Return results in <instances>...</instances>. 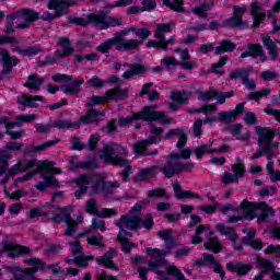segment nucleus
<instances>
[{
  "label": "nucleus",
  "instance_id": "58",
  "mask_svg": "<svg viewBox=\"0 0 280 280\" xmlns=\"http://www.w3.org/2000/svg\"><path fill=\"white\" fill-rule=\"evenodd\" d=\"M3 189L5 197L10 198L11 200H21V198H25V196H27V190L25 189L15 190L11 195L8 191V186L4 185Z\"/></svg>",
  "mask_w": 280,
  "mask_h": 280
},
{
  "label": "nucleus",
  "instance_id": "43",
  "mask_svg": "<svg viewBox=\"0 0 280 280\" xmlns=\"http://www.w3.org/2000/svg\"><path fill=\"white\" fill-rule=\"evenodd\" d=\"M190 95H191V92L182 90V91H173L171 94V97L173 102H175L179 106H184L185 104H189Z\"/></svg>",
  "mask_w": 280,
  "mask_h": 280
},
{
  "label": "nucleus",
  "instance_id": "24",
  "mask_svg": "<svg viewBox=\"0 0 280 280\" xmlns=\"http://www.w3.org/2000/svg\"><path fill=\"white\" fill-rule=\"evenodd\" d=\"M35 102H45V98L40 95L23 93L21 96H18L16 104L24 106V108H38V103Z\"/></svg>",
  "mask_w": 280,
  "mask_h": 280
},
{
  "label": "nucleus",
  "instance_id": "3",
  "mask_svg": "<svg viewBox=\"0 0 280 280\" xmlns=\"http://www.w3.org/2000/svg\"><path fill=\"white\" fill-rule=\"evenodd\" d=\"M156 105H145L140 112H131L130 116L119 117L118 126L126 128L135 121H148V124H162L163 126L172 124V118L163 110H154Z\"/></svg>",
  "mask_w": 280,
  "mask_h": 280
},
{
  "label": "nucleus",
  "instance_id": "22",
  "mask_svg": "<svg viewBox=\"0 0 280 280\" xmlns=\"http://www.w3.org/2000/svg\"><path fill=\"white\" fill-rule=\"evenodd\" d=\"M75 161H78L77 155L70 158L69 172H75V170H97V167H100V162H97V159L95 158L83 162Z\"/></svg>",
  "mask_w": 280,
  "mask_h": 280
},
{
  "label": "nucleus",
  "instance_id": "48",
  "mask_svg": "<svg viewBox=\"0 0 280 280\" xmlns=\"http://www.w3.org/2000/svg\"><path fill=\"white\" fill-rule=\"evenodd\" d=\"M174 42V38H166L164 44L161 46V44L156 43V40L154 39H149L147 42V49H156V51H167V49H170V45H172V43Z\"/></svg>",
  "mask_w": 280,
  "mask_h": 280
},
{
  "label": "nucleus",
  "instance_id": "25",
  "mask_svg": "<svg viewBox=\"0 0 280 280\" xmlns=\"http://www.w3.org/2000/svg\"><path fill=\"white\" fill-rule=\"evenodd\" d=\"M57 45L58 47H63V51L61 52L60 50H55V56L52 57L56 58V60H58V58H67L74 51L73 46H71V39H69V37H59Z\"/></svg>",
  "mask_w": 280,
  "mask_h": 280
},
{
  "label": "nucleus",
  "instance_id": "10",
  "mask_svg": "<svg viewBox=\"0 0 280 280\" xmlns=\"http://www.w3.org/2000/svg\"><path fill=\"white\" fill-rule=\"evenodd\" d=\"M130 33L135 34V27H126L115 34L114 39L118 44L116 51H137L143 45V40L126 38Z\"/></svg>",
  "mask_w": 280,
  "mask_h": 280
},
{
  "label": "nucleus",
  "instance_id": "13",
  "mask_svg": "<svg viewBox=\"0 0 280 280\" xmlns=\"http://www.w3.org/2000/svg\"><path fill=\"white\" fill-rule=\"evenodd\" d=\"M194 266H196L197 268H202L203 266H206L208 268H212L213 272L215 275H219L220 279L226 278V271H224L222 264H220V262H218V260H215V256H213V254L203 253L202 259H197L194 262Z\"/></svg>",
  "mask_w": 280,
  "mask_h": 280
},
{
  "label": "nucleus",
  "instance_id": "63",
  "mask_svg": "<svg viewBox=\"0 0 280 280\" xmlns=\"http://www.w3.org/2000/svg\"><path fill=\"white\" fill-rule=\"evenodd\" d=\"M85 211L90 213V215H96L100 213V207L97 206V201L95 199H89L85 203Z\"/></svg>",
  "mask_w": 280,
  "mask_h": 280
},
{
  "label": "nucleus",
  "instance_id": "45",
  "mask_svg": "<svg viewBox=\"0 0 280 280\" xmlns=\"http://www.w3.org/2000/svg\"><path fill=\"white\" fill-rule=\"evenodd\" d=\"M250 75V69L248 68H238L229 73V79L232 81L242 80V84L247 82V77Z\"/></svg>",
  "mask_w": 280,
  "mask_h": 280
},
{
  "label": "nucleus",
  "instance_id": "26",
  "mask_svg": "<svg viewBox=\"0 0 280 280\" xmlns=\"http://www.w3.org/2000/svg\"><path fill=\"white\" fill-rule=\"evenodd\" d=\"M225 268L228 272H235L236 277H246L250 270H253V266L250 264L244 262H226Z\"/></svg>",
  "mask_w": 280,
  "mask_h": 280
},
{
  "label": "nucleus",
  "instance_id": "29",
  "mask_svg": "<svg viewBox=\"0 0 280 280\" xmlns=\"http://www.w3.org/2000/svg\"><path fill=\"white\" fill-rule=\"evenodd\" d=\"M215 8V2L213 0L203 1L199 7H195L191 9L192 14L198 16L199 19H208L211 10Z\"/></svg>",
  "mask_w": 280,
  "mask_h": 280
},
{
  "label": "nucleus",
  "instance_id": "44",
  "mask_svg": "<svg viewBox=\"0 0 280 280\" xmlns=\"http://www.w3.org/2000/svg\"><path fill=\"white\" fill-rule=\"evenodd\" d=\"M264 49V46L261 44L255 43V44H248L247 45V51H244L241 54V58H259V55L261 54V50Z\"/></svg>",
  "mask_w": 280,
  "mask_h": 280
},
{
  "label": "nucleus",
  "instance_id": "30",
  "mask_svg": "<svg viewBox=\"0 0 280 280\" xmlns=\"http://www.w3.org/2000/svg\"><path fill=\"white\" fill-rule=\"evenodd\" d=\"M58 143H60V139L49 140L37 147H34V145L26 147V149L24 150V156H34V154L38 152H45L47 148H54V145H58Z\"/></svg>",
  "mask_w": 280,
  "mask_h": 280
},
{
  "label": "nucleus",
  "instance_id": "15",
  "mask_svg": "<svg viewBox=\"0 0 280 280\" xmlns=\"http://www.w3.org/2000/svg\"><path fill=\"white\" fill-rule=\"evenodd\" d=\"M161 170H163V166L160 165H151L144 168H140L133 176L132 180L133 183H150V180H155Z\"/></svg>",
  "mask_w": 280,
  "mask_h": 280
},
{
  "label": "nucleus",
  "instance_id": "53",
  "mask_svg": "<svg viewBox=\"0 0 280 280\" xmlns=\"http://www.w3.org/2000/svg\"><path fill=\"white\" fill-rule=\"evenodd\" d=\"M226 62H229V56L225 55V56L220 57L218 62L212 65L211 73H215L217 75H224L226 72L224 70L220 71L218 69L224 67L226 65Z\"/></svg>",
  "mask_w": 280,
  "mask_h": 280
},
{
  "label": "nucleus",
  "instance_id": "57",
  "mask_svg": "<svg viewBox=\"0 0 280 280\" xmlns=\"http://www.w3.org/2000/svg\"><path fill=\"white\" fill-rule=\"evenodd\" d=\"M148 198H165L170 200V195L165 188H154L148 191Z\"/></svg>",
  "mask_w": 280,
  "mask_h": 280
},
{
  "label": "nucleus",
  "instance_id": "64",
  "mask_svg": "<svg viewBox=\"0 0 280 280\" xmlns=\"http://www.w3.org/2000/svg\"><path fill=\"white\" fill-rule=\"evenodd\" d=\"M56 62H58L56 57L47 55L44 60L36 61V67H38V69H45V67L54 66Z\"/></svg>",
  "mask_w": 280,
  "mask_h": 280
},
{
  "label": "nucleus",
  "instance_id": "8",
  "mask_svg": "<svg viewBox=\"0 0 280 280\" xmlns=\"http://www.w3.org/2000/svg\"><path fill=\"white\" fill-rule=\"evenodd\" d=\"M78 1L80 0H48L47 10H52L55 13L46 11L42 14L40 20L51 22L60 19L69 13V8L78 5Z\"/></svg>",
  "mask_w": 280,
  "mask_h": 280
},
{
  "label": "nucleus",
  "instance_id": "51",
  "mask_svg": "<svg viewBox=\"0 0 280 280\" xmlns=\"http://www.w3.org/2000/svg\"><path fill=\"white\" fill-rule=\"evenodd\" d=\"M88 62H100V55L95 52H91L88 55H75L74 56V62H78V65H82L84 61Z\"/></svg>",
  "mask_w": 280,
  "mask_h": 280
},
{
  "label": "nucleus",
  "instance_id": "32",
  "mask_svg": "<svg viewBox=\"0 0 280 280\" xmlns=\"http://www.w3.org/2000/svg\"><path fill=\"white\" fill-rule=\"evenodd\" d=\"M262 47L267 49L270 60L275 62L279 58L280 48L277 47V44L270 38V36H262Z\"/></svg>",
  "mask_w": 280,
  "mask_h": 280
},
{
  "label": "nucleus",
  "instance_id": "18",
  "mask_svg": "<svg viewBox=\"0 0 280 280\" xmlns=\"http://www.w3.org/2000/svg\"><path fill=\"white\" fill-rule=\"evenodd\" d=\"M246 106V102L238 103L234 109L230 112H220L218 113V121L221 124H234L237 121V117L244 115V108Z\"/></svg>",
  "mask_w": 280,
  "mask_h": 280
},
{
  "label": "nucleus",
  "instance_id": "4",
  "mask_svg": "<svg viewBox=\"0 0 280 280\" xmlns=\"http://www.w3.org/2000/svg\"><path fill=\"white\" fill-rule=\"evenodd\" d=\"M191 152L194 151L187 148L183 149L179 153H170L166 156L165 164L161 168V174H163L164 178H174V176L190 172L194 168V163H183L180 162V159L188 161V159H191Z\"/></svg>",
  "mask_w": 280,
  "mask_h": 280
},
{
  "label": "nucleus",
  "instance_id": "34",
  "mask_svg": "<svg viewBox=\"0 0 280 280\" xmlns=\"http://www.w3.org/2000/svg\"><path fill=\"white\" fill-rule=\"evenodd\" d=\"M237 49V44L233 43L230 38H224L220 42L219 46L214 49L215 56L224 54H233Z\"/></svg>",
  "mask_w": 280,
  "mask_h": 280
},
{
  "label": "nucleus",
  "instance_id": "47",
  "mask_svg": "<svg viewBox=\"0 0 280 280\" xmlns=\"http://www.w3.org/2000/svg\"><path fill=\"white\" fill-rule=\"evenodd\" d=\"M113 47H119V44L114 39V37L106 39L105 42L101 43L95 50L98 51L100 54L106 55L110 54V49Z\"/></svg>",
  "mask_w": 280,
  "mask_h": 280
},
{
  "label": "nucleus",
  "instance_id": "41",
  "mask_svg": "<svg viewBox=\"0 0 280 280\" xmlns=\"http://www.w3.org/2000/svg\"><path fill=\"white\" fill-rule=\"evenodd\" d=\"M25 16L26 23H34L40 19V14L32 9H21L15 11V19H21Z\"/></svg>",
  "mask_w": 280,
  "mask_h": 280
},
{
  "label": "nucleus",
  "instance_id": "35",
  "mask_svg": "<svg viewBox=\"0 0 280 280\" xmlns=\"http://www.w3.org/2000/svg\"><path fill=\"white\" fill-rule=\"evenodd\" d=\"M215 230L218 233H220V235H225L230 242H233V244H236V242L240 240V235H237L235 229L226 226L224 223H217Z\"/></svg>",
  "mask_w": 280,
  "mask_h": 280
},
{
  "label": "nucleus",
  "instance_id": "49",
  "mask_svg": "<svg viewBox=\"0 0 280 280\" xmlns=\"http://www.w3.org/2000/svg\"><path fill=\"white\" fill-rule=\"evenodd\" d=\"M126 96H128V91L121 89V86H117L115 89L108 90L105 93V97L107 98V102H113L118 97H126Z\"/></svg>",
  "mask_w": 280,
  "mask_h": 280
},
{
  "label": "nucleus",
  "instance_id": "50",
  "mask_svg": "<svg viewBox=\"0 0 280 280\" xmlns=\"http://www.w3.org/2000/svg\"><path fill=\"white\" fill-rule=\"evenodd\" d=\"M45 84V79L38 78L36 74L28 75V82L24 83L25 89H31V91H38V86Z\"/></svg>",
  "mask_w": 280,
  "mask_h": 280
},
{
  "label": "nucleus",
  "instance_id": "56",
  "mask_svg": "<svg viewBox=\"0 0 280 280\" xmlns=\"http://www.w3.org/2000/svg\"><path fill=\"white\" fill-rule=\"evenodd\" d=\"M117 118H112L107 121L105 126L101 127L102 132H107V135H116L117 133Z\"/></svg>",
  "mask_w": 280,
  "mask_h": 280
},
{
  "label": "nucleus",
  "instance_id": "11",
  "mask_svg": "<svg viewBox=\"0 0 280 280\" xmlns=\"http://www.w3.org/2000/svg\"><path fill=\"white\" fill-rule=\"evenodd\" d=\"M119 187H121V184H119V182L106 180L104 177L98 175L91 187L90 196H102L103 198H112L115 194V189H118Z\"/></svg>",
  "mask_w": 280,
  "mask_h": 280
},
{
  "label": "nucleus",
  "instance_id": "9",
  "mask_svg": "<svg viewBox=\"0 0 280 280\" xmlns=\"http://www.w3.org/2000/svg\"><path fill=\"white\" fill-rule=\"evenodd\" d=\"M241 209H247V211H252L254 214V220L257 218V211H260L257 219L258 224L268 222V218H270V215H275V208L268 206V202L266 201L253 202L248 201V199H244L241 202Z\"/></svg>",
  "mask_w": 280,
  "mask_h": 280
},
{
  "label": "nucleus",
  "instance_id": "2",
  "mask_svg": "<svg viewBox=\"0 0 280 280\" xmlns=\"http://www.w3.org/2000/svg\"><path fill=\"white\" fill-rule=\"evenodd\" d=\"M101 160L106 163V165H112L113 167H124L118 174L122 183H128L130 175L132 174V165L128 159V149L126 147L112 142L103 147L101 151Z\"/></svg>",
  "mask_w": 280,
  "mask_h": 280
},
{
  "label": "nucleus",
  "instance_id": "46",
  "mask_svg": "<svg viewBox=\"0 0 280 280\" xmlns=\"http://www.w3.org/2000/svg\"><path fill=\"white\" fill-rule=\"evenodd\" d=\"M243 213L240 215H230L228 217V222L230 224H235L237 222H243V220H248L249 222L255 220V214L253 211H248V209H243Z\"/></svg>",
  "mask_w": 280,
  "mask_h": 280
},
{
  "label": "nucleus",
  "instance_id": "52",
  "mask_svg": "<svg viewBox=\"0 0 280 280\" xmlns=\"http://www.w3.org/2000/svg\"><path fill=\"white\" fill-rule=\"evenodd\" d=\"M15 165H19L20 174L27 172V170H34L38 167V160H26L24 162H18Z\"/></svg>",
  "mask_w": 280,
  "mask_h": 280
},
{
  "label": "nucleus",
  "instance_id": "20",
  "mask_svg": "<svg viewBox=\"0 0 280 280\" xmlns=\"http://www.w3.org/2000/svg\"><path fill=\"white\" fill-rule=\"evenodd\" d=\"M234 16L228 18L223 21V25H230L231 30H240V27L244 26V14L246 13V9L234 5L233 7Z\"/></svg>",
  "mask_w": 280,
  "mask_h": 280
},
{
  "label": "nucleus",
  "instance_id": "39",
  "mask_svg": "<svg viewBox=\"0 0 280 280\" xmlns=\"http://www.w3.org/2000/svg\"><path fill=\"white\" fill-rule=\"evenodd\" d=\"M203 248H206V250L209 253H213L214 255H218L224 250V247L220 243V238H218V236L208 237V241L203 243Z\"/></svg>",
  "mask_w": 280,
  "mask_h": 280
},
{
  "label": "nucleus",
  "instance_id": "6",
  "mask_svg": "<svg viewBox=\"0 0 280 280\" xmlns=\"http://www.w3.org/2000/svg\"><path fill=\"white\" fill-rule=\"evenodd\" d=\"M151 136L148 139L133 143V154L136 156H156L159 149L149 150L150 145H159L163 141L165 128L153 126L150 129Z\"/></svg>",
  "mask_w": 280,
  "mask_h": 280
},
{
  "label": "nucleus",
  "instance_id": "14",
  "mask_svg": "<svg viewBox=\"0 0 280 280\" xmlns=\"http://www.w3.org/2000/svg\"><path fill=\"white\" fill-rule=\"evenodd\" d=\"M257 265L261 271L254 277V280L264 279V275H271V280H280V272L275 270V264L271 260L258 257Z\"/></svg>",
  "mask_w": 280,
  "mask_h": 280
},
{
  "label": "nucleus",
  "instance_id": "27",
  "mask_svg": "<svg viewBox=\"0 0 280 280\" xmlns=\"http://www.w3.org/2000/svg\"><path fill=\"white\" fill-rule=\"evenodd\" d=\"M172 187H173V191L175 194V198H177V200H198L200 199V196H198L196 192L191 191V190H183V188L180 187V183L178 182H173L172 183Z\"/></svg>",
  "mask_w": 280,
  "mask_h": 280
},
{
  "label": "nucleus",
  "instance_id": "21",
  "mask_svg": "<svg viewBox=\"0 0 280 280\" xmlns=\"http://www.w3.org/2000/svg\"><path fill=\"white\" fill-rule=\"evenodd\" d=\"M72 183L79 188L74 191L75 200H82L89 191V186L86 185H91V177L88 174H81L77 178H73Z\"/></svg>",
  "mask_w": 280,
  "mask_h": 280
},
{
  "label": "nucleus",
  "instance_id": "37",
  "mask_svg": "<svg viewBox=\"0 0 280 280\" xmlns=\"http://www.w3.org/2000/svg\"><path fill=\"white\" fill-rule=\"evenodd\" d=\"M82 84H84V79L74 80L71 84L61 85V91L65 95H78L82 92Z\"/></svg>",
  "mask_w": 280,
  "mask_h": 280
},
{
  "label": "nucleus",
  "instance_id": "55",
  "mask_svg": "<svg viewBox=\"0 0 280 280\" xmlns=\"http://www.w3.org/2000/svg\"><path fill=\"white\" fill-rule=\"evenodd\" d=\"M85 85L89 88V89H104V86L106 85V80H102L100 79V77L97 75H93L91 79H89L86 82H85Z\"/></svg>",
  "mask_w": 280,
  "mask_h": 280
},
{
  "label": "nucleus",
  "instance_id": "19",
  "mask_svg": "<svg viewBox=\"0 0 280 280\" xmlns=\"http://www.w3.org/2000/svg\"><path fill=\"white\" fill-rule=\"evenodd\" d=\"M1 65H2V74L12 73V69L18 65H21V59L15 56H11L10 51L5 48L0 49Z\"/></svg>",
  "mask_w": 280,
  "mask_h": 280
},
{
  "label": "nucleus",
  "instance_id": "17",
  "mask_svg": "<svg viewBox=\"0 0 280 280\" xmlns=\"http://www.w3.org/2000/svg\"><path fill=\"white\" fill-rule=\"evenodd\" d=\"M119 255V252L113 247L109 248L103 256H98L95 258V261L98 266L103 268H107V270H114L115 272H119V267L113 261L115 257Z\"/></svg>",
  "mask_w": 280,
  "mask_h": 280
},
{
  "label": "nucleus",
  "instance_id": "38",
  "mask_svg": "<svg viewBox=\"0 0 280 280\" xmlns=\"http://www.w3.org/2000/svg\"><path fill=\"white\" fill-rule=\"evenodd\" d=\"M119 221L122 224H125V226H127L129 231H137L141 229V218H139L138 215L130 217V215L122 214Z\"/></svg>",
  "mask_w": 280,
  "mask_h": 280
},
{
  "label": "nucleus",
  "instance_id": "31",
  "mask_svg": "<svg viewBox=\"0 0 280 280\" xmlns=\"http://www.w3.org/2000/svg\"><path fill=\"white\" fill-rule=\"evenodd\" d=\"M172 137H178V141L176 143V148L178 150H183L185 145H187V133L182 128L171 129L167 133H165L164 139H172Z\"/></svg>",
  "mask_w": 280,
  "mask_h": 280
},
{
  "label": "nucleus",
  "instance_id": "28",
  "mask_svg": "<svg viewBox=\"0 0 280 280\" xmlns=\"http://www.w3.org/2000/svg\"><path fill=\"white\" fill-rule=\"evenodd\" d=\"M24 262L28 264V266H33L25 270L26 277H30L31 280H34V278H36L34 275H36L38 270H45V262H43L38 257L28 258L24 260Z\"/></svg>",
  "mask_w": 280,
  "mask_h": 280
},
{
  "label": "nucleus",
  "instance_id": "1",
  "mask_svg": "<svg viewBox=\"0 0 280 280\" xmlns=\"http://www.w3.org/2000/svg\"><path fill=\"white\" fill-rule=\"evenodd\" d=\"M106 96H98L93 94L85 103L86 113L75 121H69L66 119H58L55 121V127L59 130H80L82 126H100L102 121L101 117H106V112H101L94 108V106H102L106 104Z\"/></svg>",
  "mask_w": 280,
  "mask_h": 280
},
{
  "label": "nucleus",
  "instance_id": "33",
  "mask_svg": "<svg viewBox=\"0 0 280 280\" xmlns=\"http://www.w3.org/2000/svg\"><path fill=\"white\" fill-rule=\"evenodd\" d=\"M256 132L258 135V143L261 145L262 143H270L275 139L277 132L273 129L268 127H256Z\"/></svg>",
  "mask_w": 280,
  "mask_h": 280
},
{
  "label": "nucleus",
  "instance_id": "5",
  "mask_svg": "<svg viewBox=\"0 0 280 280\" xmlns=\"http://www.w3.org/2000/svg\"><path fill=\"white\" fill-rule=\"evenodd\" d=\"M108 11H101L97 13L88 14L86 19L84 18H75L73 15H68V23L71 25H79L81 27H86L89 23H94V25H101V30H108V27H119V25L124 24L122 19H117L113 16H108Z\"/></svg>",
  "mask_w": 280,
  "mask_h": 280
},
{
  "label": "nucleus",
  "instance_id": "23",
  "mask_svg": "<svg viewBox=\"0 0 280 280\" xmlns=\"http://www.w3.org/2000/svg\"><path fill=\"white\" fill-rule=\"evenodd\" d=\"M126 67H128L129 69L121 74V78H124V80H130V78H135L137 75L138 78H143L150 69L139 62L126 63Z\"/></svg>",
  "mask_w": 280,
  "mask_h": 280
},
{
  "label": "nucleus",
  "instance_id": "61",
  "mask_svg": "<svg viewBox=\"0 0 280 280\" xmlns=\"http://www.w3.org/2000/svg\"><path fill=\"white\" fill-rule=\"evenodd\" d=\"M148 264V270L149 272H154V275L159 271V268H161V266H165V258H158L154 261L149 260L147 261Z\"/></svg>",
  "mask_w": 280,
  "mask_h": 280
},
{
  "label": "nucleus",
  "instance_id": "60",
  "mask_svg": "<svg viewBox=\"0 0 280 280\" xmlns=\"http://www.w3.org/2000/svg\"><path fill=\"white\" fill-rule=\"evenodd\" d=\"M232 171L234 172L235 178L240 180V178H244L246 174V165L242 162L235 163L232 165Z\"/></svg>",
  "mask_w": 280,
  "mask_h": 280
},
{
  "label": "nucleus",
  "instance_id": "40",
  "mask_svg": "<svg viewBox=\"0 0 280 280\" xmlns=\"http://www.w3.org/2000/svg\"><path fill=\"white\" fill-rule=\"evenodd\" d=\"M259 10H261L259 2L252 3V19H253L254 30H257V27H260L261 21L266 19V13H261L259 12Z\"/></svg>",
  "mask_w": 280,
  "mask_h": 280
},
{
  "label": "nucleus",
  "instance_id": "36",
  "mask_svg": "<svg viewBox=\"0 0 280 280\" xmlns=\"http://www.w3.org/2000/svg\"><path fill=\"white\" fill-rule=\"evenodd\" d=\"M93 260H95V256L80 254L74 258H67L66 264H74V266H78V268H89V261Z\"/></svg>",
  "mask_w": 280,
  "mask_h": 280
},
{
  "label": "nucleus",
  "instance_id": "16",
  "mask_svg": "<svg viewBox=\"0 0 280 280\" xmlns=\"http://www.w3.org/2000/svg\"><path fill=\"white\" fill-rule=\"evenodd\" d=\"M1 244L2 250H4V253H9L8 257L10 259H16V257H21L23 255H32V249L25 245L14 244L5 241H3Z\"/></svg>",
  "mask_w": 280,
  "mask_h": 280
},
{
  "label": "nucleus",
  "instance_id": "12",
  "mask_svg": "<svg viewBox=\"0 0 280 280\" xmlns=\"http://www.w3.org/2000/svg\"><path fill=\"white\" fill-rule=\"evenodd\" d=\"M58 210L60 211V213H57L50 219H48V222H66L67 229L65 231V235L67 237L73 236L75 230L78 229V221L71 218V207H58Z\"/></svg>",
  "mask_w": 280,
  "mask_h": 280
},
{
  "label": "nucleus",
  "instance_id": "42",
  "mask_svg": "<svg viewBox=\"0 0 280 280\" xmlns=\"http://www.w3.org/2000/svg\"><path fill=\"white\" fill-rule=\"evenodd\" d=\"M162 5L177 14H185V0H162Z\"/></svg>",
  "mask_w": 280,
  "mask_h": 280
},
{
  "label": "nucleus",
  "instance_id": "7",
  "mask_svg": "<svg viewBox=\"0 0 280 280\" xmlns=\"http://www.w3.org/2000/svg\"><path fill=\"white\" fill-rule=\"evenodd\" d=\"M21 43L15 36L1 35L0 36V47L2 45H11L12 51L22 56V58H34L38 54H43V47L40 45H31V46H16Z\"/></svg>",
  "mask_w": 280,
  "mask_h": 280
},
{
  "label": "nucleus",
  "instance_id": "59",
  "mask_svg": "<svg viewBox=\"0 0 280 280\" xmlns=\"http://www.w3.org/2000/svg\"><path fill=\"white\" fill-rule=\"evenodd\" d=\"M166 275L175 277V279L177 280H187V278H185V275H183V271H180V269H178V267L174 265H170L166 267Z\"/></svg>",
  "mask_w": 280,
  "mask_h": 280
},
{
  "label": "nucleus",
  "instance_id": "54",
  "mask_svg": "<svg viewBox=\"0 0 280 280\" xmlns=\"http://www.w3.org/2000/svg\"><path fill=\"white\" fill-rule=\"evenodd\" d=\"M270 93H272V90H270V88H265L257 92L249 93L247 95V97H248V100H252L254 102H259V100H261V97H268V95H270Z\"/></svg>",
  "mask_w": 280,
  "mask_h": 280
},
{
  "label": "nucleus",
  "instance_id": "62",
  "mask_svg": "<svg viewBox=\"0 0 280 280\" xmlns=\"http://www.w3.org/2000/svg\"><path fill=\"white\" fill-rule=\"evenodd\" d=\"M213 145V143H203L197 148L194 149V154L196 159L200 160L203 154H209L210 148Z\"/></svg>",
  "mask_w": 280,
  "mask_h": 280
}]
</instances>
